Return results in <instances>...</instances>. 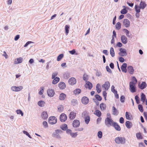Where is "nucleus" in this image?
<instances>
[{
	"label": "nucleus",
	"mask_w": 147,
	"mask_h": 147,
	"mask_svg": "<svg viewBox=\"0 0 147 147\" xmlns=\"http://www.w3.org/2000/svg\"><path fill=\"white\" fill-rule=\"evenodd\" d=\"M134 81L131 82L129 83V90L132 93L136 92V84L137 82V80L135 77H133Z\"/></svg>",
	"instance_id": "1"
},
{
	"label": "nucleus",
	"mask_w": 147,
	"mask_h": 147,
	"mask_svg": "<svg viewBox=\"0 0 147 147\" xmlns=\"http://www.w3.org/2000/svg\"><path fill=\"white\" fill-rule=\"evenodd\" d=\"M125 140L126 139L124 137L121 136L117 137L115 140L116 143L122 144H124L125 143Z\"/></svg>",
	"instance_id": "2"
},
{
	"label": "nucleus",
	"mask_w": 147,
	"mask_h": 147,
	"mask_svg": "<svg viewBox=\"0 0 147 147\" xmlns=\"http://www.w3.org/2000/svg\"><path fill=\"white\" fill-rule=\"evenodd\" d=\"M62 132V131L61 130H56L53 133L52 136L53 138H57L58 139H60L61 138V137L60 135L59 134H61Z\"/></svg>",
	"instance_id": "3"
},
{
	"label": "nucleus",
	"mask_w": 147,
	"mask_h": 147,
	"mask_svg": "<svg viewBox=\"0 0 147 147\" xmlns=\"http://www.w3.org/2000/svg\"><path fill=\"white\" fill-rule=\"evenodd\" d=\"M115 123V122H114L111 119L106 118L105 119V124L107 126H113Z\"/></svg>",
	"instance_id": "4"
},
{
	"label": "nucleus",
	"mask_w": 147,
	"mask_h": 147,
	"mask_svg": "<svg viewBox=\"0 0 147 147\" xmlns=\"http://www.w3.org/2000/svg\"><path fill=\"white\" fill-rule=\"evenodd\" d=\"M23 89L22 86H12L11 88V90L13 91L18 92L21 91Z\"/></svg>",
	"instance_id": "5"
},
{
	"label": "nucleus",
	"mask_w": 147,
	"mask_h": 147,
	"mask_svg": "<svg viewBox=\"0 0 147 147\" xmlns=\"http://www.w3.org/2000/svg\"><path fill=\"white\" fill-rule=\"evenodd\" d=\"M57 119L54 116H52L49 117V123L51 124H54L57 122Z\"/></svg>",
	"instance_id": "6"
},
{
	"label": "nucleus",
	"mask_w": 147,
	"mask_h": 147,
	"mask_svg": "<svg viewBox=\"0 0 147 147\" xmlns=\"http://www.w3.org/2000/svg\"><path fill=\"white\" fill-rule=\"evenodd\" d=\"M47 95L50 97H53L55 95V92L52 89H49L47 91Z\"/></svg>",
	"instance_id": "7"
},
{
	"label": "nucleus",
	"mask_w": 147,
	"mask_h": 147,
	"mask_svg": "<svg viewBox=\"0 0 147 147\" xmlns=\"http://www.w3.org/2000/svg\"><path fill=\"white\" fill-rule=\"evenodd\" d=\"M120 52L119 53V54L121 56H125L127 55L126 50L125 49L121 48L119 49Z\"/></svg>",
	"instance_id": "8"
},
{
	"label": "nucleus",
	"mask_w": 147,
	"mask_h": 147,
	"mask_svg": "<svg viewBox=\"0 0 147 147\" xmlns=\"http://www.w3.org/2000/svg\"><path fill=\"white\" fill-rule=\"evenodd\" d=\"M110 86V83L108 81H106L104 84L102 85V88L104 89L106 91L107 90Z\"/></svg>",
	"instance_id": "9"
},
{
	"label": "nucleus",
	"mask_w": 147,
	"mask_h": 147,
	"mask_svg": "<svg viewBox=\"0 0 147 147\" xmlns=\"http://www.w3.org/2000/svg\"><path fill=\"white\" fill-rule=\"evenodd\" d=\"M123 24L126 28L129 27L130 26V21L127 19H124L123 20Z\"/></svg>",
	"instance_id": "10"
},
{
	"label": "nucleus",
	"mask_w": 147,
	"mask_h": 147,
	"mask_svg": "<svg viewBox=\"0 0 147 147\" xmlns=\"http://www.w3.org/2000/svg\"><path fill=\"white\" fill-rule=\"evenodd\" d=\"M76 79L72 77L69 79L68 80V83L69 84L71 85H74L76 84Z\"/></svg>",
	"instance_id": "11"
},
{
	"label": "nucleus",
	"mask_w": 147,
	"mask_h": 147,
	"mask_svg": "<svg viewBox=\"0 0 147 147\" xmlns=\"http://www.w3.org/2000/svg\"><path fill=\"white\" fill-rule=\"evenodd\" d=\"M80 125V122L78 120H75L74 121L73 123V126L74 127H78Z\"/></svg>",
	"instance_id": "12"
},
{
	"label": "nucleus",
	"mask_w": 147,
	"mask_h": 147,
	"mask_svg": "<svg viewBox=\"0 0 147 147\" xmlns=\"http://www.w3.org/2000/svg\"><path fill=\"white\" fill-rule=\"evenodd\" d=\"M60 119L61 121L64 122L67 119V117L65 114L62 113L60 116Z\"/></svg>",
	"instance_id": "13"
},
{
	"label": "nucleus",
	"mask_w": 147,
	"mask_h": 147,
	"mask_svg": "<svg viewBox=\"0 0 147 147\" xmlns=\"http://www.w3.org/2000/svg\"><path fill=\"white\" fill-rule=\"evenodd\" d=\"M81 101L83 104L86 105L88 103L89 99L87 97L84 96L82 98Z\"/></svg>",
	"instance_id": "14"
},
{
	"label": "nucleus",
	"mask_w": 147,
	"mask_h": 147,
	"mask_svg": "<svg viewBox=\"0 0 147 147\" xmlns=\"http://www.w3.org/2000/svg\"><path fill=\"white\" fill-rule=\"evenodd\" d=\"M127 67V64L126 63H124L123 64L121 67V69L122 71L125 73H126L127 69L126 67Z\"/></svg>",
	"instance_id": "15"
},
{
	"label": "nucleus",
	"mask_w": 147,
	"mask_h": 147,
	"mask_svg": "<svg viewBox=\"0 0 147 147\" xmlns=\"http://www.w3.org/2000/svg\"><path fill=\"white\" fill-rule=\"evenodd\" d=\"M127 70L130 74H133L134 72V69L131 66H128L127 67Z\"/></svg>",
	"instance_id": "16"
},
{
	"label": "nucleus",
	"mask_w": 147,
	"mask_h": 147,
	"mask_svg": "<svg viewBox=\"0 0 147 147\" xmlns=\"http://www.w3.org/2000/svg\"><path fill=\"white\" fill-rule=\"evenodd\" d=\"M121 40L122 42L124 44H126L127 42V38L124 35L121 36Z\"/></svg>",
	"instance_id": "17"
},
{
	"label": "nucleus",
	"mask_w": 147,
	"mask_h": 147,
	"mask_svg": "<svg viewBox=\"0 0 147 147\" xmlns=\"http://www.w3.org/2000/svg\"><path fill=\"white\" fill-rule=\"evenodd\" d=\"M23 61V58L22 57H19L16 59L14 61V63L15 64H17L20 63Z\"/></svg>",
	"instance_id": "18"
},
{
	"label": "nucleus",
	"mask_w": 147,
	"mask_h": 147,
	"mask_svg": "<svg viewBox=\"0 0 147 147\" xmlns=\"http://www.w3.org/2000/svg\"><path fill=\"white\" fill-rule=\"evenodd\" d=\"M76 113L74 111L71 112L69 115V118L71 119H74L76 117Z\"/></svg>",
	"instance_id": "19"
},
{
	"label": "nucleus",
	"mask_w": 147,
	"mask_h": 147,
	"mask_svg": "<svg viewBox=\"0 0 147 147\" xmlns=\"http://www.w3.org/2000/svg\"><path fill=\"white\" fill-rule=\"evenodd\" d=\"M59 88L61 89H64L66 87L65 83L63 82H61L59 83L58 85Z\"/></svg>",
	"instance_id": "20"
},
{
	"label": "nucleus",
	"mask_w": 147,
	"mask_h": 147,
	"mask_svg": "<svg viewBox=\"0 0 147 147\" xmlns=\"http://www.w3.org/2000/svg\"><path fill=\"white\" fill-rule=\"evenodd\" d=\"M66 97V95L64 93H61L59 95V99L61 100H64Z\"/></svg>",
	"instance_id": "21"
},
{
	"label": "nucleus",
	"mask_w": 147,
	"mask_h": 147,
	"mask_svg": "<svg viewBox=\"0 0 147 147\" xmlns=\"http://www.w3.org/2000/svg\"><path fill=\"white\" fill-rule=\"evenodd\" d=\"M146 96L145 95L142 93L141 94L140 96V100L143 102H144L146 100Z\"/></svg>",
	"instance_id": "22"
},
{
	"label": "nucleus",
	"mask_w": 147,
	"mask_h": 147,
	"mask_svg": "<svg viewBox=\"0 0 147 147\" xmlns=\"http://www.w3.org/2000/svg\"><path fill=\"white\" fill-rule=\"evenodd\" d=\"M132 125V123L130 121H127L125 122V125L129 129L131 128Z\"/></svg>",
	"instance_id": "23"
},
{
	"label": "nucleus",
	"mask_w": 147,
	"mask_h": 147,
	"mask_svg": "<svg viewBox=\"0 0 147 147\" xmlns=\"http://www.w3.org/2000/svg\"><path fill=\"white\" fill-rule=\"evenodd\" d=\"M112 111L113 114L114 115H117L119 114L118 110L114 106L112 107Z\"/></svg>",
	"instance_id": "24"
},
{
	"label": "nucleus",
	"mask_w": 147,
	"mask_h": 147,
	"mask_svg": "<svg viewBox=\"0 0 147 147\" xmlns=\"http://www.w3.org/2000/svg\"><path fill=\"white\" fill-rule=\"evenodd\" d=\"M85 86L86 88H88L89 89H91L92 87V85L90 82H87Z\"/></svg>",
	"instance_id": "25"
},
{
	"label": "nucleus",
	"mask_w": 147,
	"mask_h": 147,
	"mask_svg": "<svg viewBox=\"0 0 147 147\" xmlns=\"http://www.w3.org/2000/svg\"><path fill=\"white\" fill-rule=\"evenodd\" d=\"M113 126L114 127L115 129L117 131H120L121 130L120 126L116 122L115 123Z\"/></svg>",
	"instance_id": "26"
},
{
	"label": "nucleus",
	"mask_w": 147,
	"mask_h": 147,
	"mask_svg": "<svg viewBox=\"0 0 147 147\" xmlns=\"http://www.w3.org/2000/svg\"><path fill=\"white\" fill-rule=\"evenodd\" d=\"M146 5L144 1H141L140 4V7L141 9H144L146 6Z\"/></svg>",
	"instance_id": "27"
},
{
	"label": "nucleus",
	"mask_w": 147,
	"mask_h": 147,
	"mask_svg": "<svg viewBox=\"0 0 147 147\" xmlns=\"http://www.w3.org/2000/svg\"><path fill=\"white\" fill-rule=\"evenodd\" d=\"M147 85L145 82H143L139 86V87L141 89H143L146 88Z\"/></svg>",
	"instance_id": "28"
},
{
	"label": "nucleus",
	"mask_w": 147,
	"mask_h": 147,
	"mask_svg": "<svg viewBox=\"0 0 147 147\" xmlns=\"http://www.w3.org/2000/svg\"><path fill=\"white\" fill-rule=\"evenodd\" d=\"M60 80V78L58 77H56L55 78L53 79L52 83L53 84H57Z\"/></svg>",
	"instance_id": "29"
},
{
	"label": "nucleus",
	"mask_w": 147,
	"mask_h": 147,
	"mask_svg": "<svg viewBox=\"0 0 147 147\" xmlns=\"http://www.w3.org/2000/svg\"><path fill=\"white\" fill-rule=\"evenodd\" d=\"M42 118L43 119H46L48 118V115L47 112H43L42 113L41 115Z\"/></svg>",
	"instance_id": "30"
},
{
	"label": "nucleus",
	"mask_w": 147,
	"mask_h": 147,
	"mask_svg": "<svg viewBox=\"0 0 147 147\" xmlns=\"http://www.w3.org/2000/svg\"><path fill=\"white\" fill-rule=\"evenodd\" d=\"M94 114L98 117H100L101 115V112L99 110H96L94 112Z\"/></svg>",
	"instance_id": "31"
},
{
	"label": "nucleus",
	"mask_w": 147,
	"mask_h": 147,
	"mask_svg": "<svg viewBox=\"0 0 147 147\" xmlns=\"http://www.w3.org/2000/svg\"><path fill=\"white\" fill-rule=\"evenodd\" d=\"M81 92V91L80 89L78 88L74 90L73 91V92L75 94L77 95L80 93Z\"/></svg>",
	"instance_id": "32"
},
{
	"label": "nucleus",
	"mask_w": 147,
	"mask_h": 147,
	"mask_svg": "<svg viewBox=\"0 0 147 147\" xmlns=\"http://www.w3.org/2000/svg\"><path fill=\"white\" fill-rule=\"evenodd\" d=\"M100 108L101 111L105 110L106 109V105L102 103L100 105Z\"/></svg>",
	"instance_id": "33"
},
{
	"label": "nucleus",
	"mask_w": 147,
	"mask_h": 147,
	"mask_svg": "<svg viewBox=\"0 0 147 147\" xmlns=\"http://www.w3.org/2000/svg\"><path fill=\"white\" fill-rule=\"evenodd\" d=\"M58 111L60 112H62L64 108L62 105H60L58 107Z\"/></svg>",
	"instance_id": "34"
},
{
	"label": "nucleus",
	"mask_w": 147,
	"mask_h": 147,
	"mask_svg": "<svg viewBox=\"0 0 147 147\" xmlns=\"http://www.w3.org/2000/svg\"><path fill=\"white\" fill-rule=\"evenodd\" d=\"M96 89L97 92L98 93H100L101 91V90L100 88V86L99 84H98L96 86Z\"/></svg>",
	"instance_id": "35"
},
{
	"label": "nucleus",
	"mask_w": 147,
	"mask_h": 147,
	"mask_svg": "<svg viewBox=\"0 0 147 147\" xmlns=\"http://www.w3.org/2000/svg\"><path fill=\"white\" fill-rule=\"evenodd\" d=\"M45 102L42 100H40L38 102V105L40 107H43L44 106Z\"/></svg>",
	"instance_id": "36"
},
{
	"label": "nucleus",
	"mask_w": 147,
	"mask_h": 147,
	"mask_svg": "<svg viewBox=\"0 0 147 147\" xmlns=\"http://www.w3.org/2000/svg\"><path fill=\"white\" fill-rule=\"evenodd\" d=\"M90 120V117L86 116L85 117V121L86 124H88Z\"/></svg>",
	"instance_id": "37"
},
{
	"label": "nucleus",
	"mask_w": 147,
	"mask_h": 147,
	"mask_svg": "<svg viewBox=\"0 0 147 147\" xmlns=\"http://www.w3.org/2000/svg\"><path fill=\"white\" fill-rule=\"evenodd\" d=\"M136 136L138 139L140 140L142 139L143 138V137L141 135L140 133H138L136 134Z\"/></svg>",
	"instance_id": "38"
},
{
	"label": "nucleus",
	"mask_w": 147,
	"mask_h": 147,
	"mask_svg": "<svg viewBox=\"0 0 147 147\" xmlns=\"http://www.w3.org/2000/svg\"><path fill=\"white\" fill-rule=\"evenodd\" d=\"M135 11L136 12L140 13V7L138 5H136L135 6Z\"/></svg>",
	"instance_id": "39"
},
{
	"label": "nucleus",
	"mask_w": 147,
	"mask_h": 147,
	"mask_svg": "<svg viewBox=\"0 0 147 147\" xmlns=\"http://www.w3.org/2000/svg\"><path fill=\"white\" fill-rule=\"evenodd\" d=\"M110 53L112 57H113L115 55L114 50L112 47H111L110 48Z\"/></svg>",
	"instance_id": "40"
},
{
	"label": "nucleus",
	"mask_w": 147,
	"mask_h": 147,
	"mask_svg": "<svg viewBox=\"0 0 147 147\" xmlns=\"http://www.w3.org/2000/svg\"><path fill=\"white\" fill-rule=\"evenodd\" d=\"M123 7L124 8L120 12L122 14H125L127 13V11L125 9V6H123Z\"/></svg>",
	"instance_id": "41"
},
{
	"label": "nucleus",
	"mask_w": 147,
	"mask_h": 147,
	"mask_svg": "<svg viewBox=\"0 0 147 147\" xmlns=\"http://www.w3.org/2000/svg\"><path fill=\"white\" fill-rule=\"evenodd\" d=\"M69 26L68 25H66L65 26V31L66 34L67 35L69 32Z\"/></svg>",
	"instance_id": "42"
},
{
	"label": "nucleus",
	"mask_w": 147,
	"mask_h": 147,
	"mask_svg": "<svg viewBox=\"0 0 147 147\" xmlns=\"http://www.w3.org/2000/svg\"><path fill=\"white\" fill-rule=\"evenodd\" d=\"M60 128L63 130H65L67 128V125L66 124H63L61 125Z\"/></svg>",
	"instance_id": "43"
},
{
	"label": "nucleus",
	"mask_w": 147,
	"mask_h": 147,
	"mask_svg": "<svg viewBox=\"0 0 147 147\" xmlns=\"http://www.w3.org/2000/svg\"><path fill=\"white\" fill-rule=\"evenodd\" d=\"M125 117L126 119L127 120H130L131 119V117L130 116V114L127 112H126L125 113Z\"/></svg>",
	"instance_id": "44"
},
{
	"label": "nucleus",
	"mask_w": 147,
	"mask_h": 147,
	"mask_svg": "<svg viewBox=\"0 0 147 147\" xmlns=\"http://www.w3.org/2000/svg\"><path fill=\"white\" fill-rule=\"evenodd\" d=\"M71 103L73 105H76L78 104L77 100L75 99H73L71 101Z\"/></svg>",
	"instance_id": "45"
},
{
	"label": "nucleus",
	"mask_w": 147,
	"mask_h": 147,
	"mask_svg": "<svg viewBox=\"0 0 147 147\" xmlns=\"http://www.w3.org/2000/svg\"><path fill=\"white\" fill-rule=\"evenodd\" d=\"M115 26L117 29V30L120 29L121 28V23L119 22H117Z\"/></svg>",
	"instance_id": "46"
},
{
	"label": "nucleus",
	"mask_w": 147,
	"mask_h": 147,
	"mask_svg": "<svg viewBox=\"0 0 147 147\" xmlns=\"http://www.w3.org/2000/svg\"><path fill=\"white\" fill-rule=\"evenodd\" d=\"M63 57V54H61L59 55L57 57V60L58 61H60Z\"/></svg>",
	"instance_id": "47"
},
{
	"label": "nucleus",
	"mask_w": 147,
	"mask_h": 147,
	"mask_svg": "<svg viewBox=\"0 0 147 147\" xmlns=\"http://www.w3.org/2000/svg\"><path fill=\"white\" fill-rule=\"evenodd\" d=\"M16 112L17 114H20L22 116L23 115V113L22 111L20 109L16 110Z\"/></svg>",
	"instance_id": "48"
},
{
	"label": "nucleus",
	"mask_w": 147,
	"mask_h": 147,
	"mask_svg": "<svg viewBox=\"0 0 147 147\" xmlns=\"http://www.w3.org/2000/svg\"><path fill=\"white\" fill-rule=\"evenodd\" d=\"M123 31L126 34V35L128 37H130V35L129 34V31L126 29H124Z\"/></svg>",
	"instance_id": "49"
},
{
	"label": "nucleus",
	"mask_w": 147,
	"mask_h": 147,
	"mask_svg": "<svg viewBox=\"0 0 147 147\" xmlns=\"http://www.w3.org/2000/svg\"><path fill=\"white\" fill-rule=\"evenodd\" d=\"M135 99L136 100L137 103V104H139L140 103V98L138 95L135 96Z\"/></svg>",
	"instance_id": "50"
},
{
	"label": "nucleus",
	"mask_w": 147,
	"mask_h": 147,
	"mask_svg": "<svg viewBox=\"0 0 147 147\" xmlns=\"http://www.w3.org/2000/svg\"><path fill=\"white\" fill-rule=\"evenodd\" d=\"M77 135L78 134L77 132L74 133L72 132L70 136L72 138H75L76 137Z\"/></svg>",
	"instance_id": "51"
},
{
	"label": "nucleus",
	"mask_w": 147,
	"mask_h": 147,
	"mask_svg": "<svg viewBox=\"0 0 147 147\" xmlns=\"http://www.w3.org/2000/svg\"><path fill=\"white\" fill-rule=\"evenodd\" d=\"M138 108L139 111L141 112L143 111V109L142 106L141 105H138Z\"/></svg>",
	"instance_id": "52"
},
{
	"label": "nucleus",
	"mask_w": 147,
	"mask_h": 147,
	"mask_svg": "<svg viewBox=\"0 0 147 147\" xmlns=\"http://www.w3.org/2000/svg\"><path fill=\"white\" fill-rule=\"evenodd\" d=\"M69 77V74L68 73H65L64 75V77L65 79H67Z\"/></svg>",
	"instance_id": "53"
},
{
	"label": "nucleus",
	"mask_w": 147,
	"mask_h": 147,
	"mask_svg": "<svg viewBox=\"0 0 147 147\" xmlns=\"http://www.w3.org/2000/svg\"><path fill=\"white\" fill-rule=\"evenodd\" d=\"M111 89L112 92H113L114 94H117V91L115 89V87L113 85L112 86Z\"/></svg>",
	"instance_id": "54"
},
{
	"label": "nucleus",
	"mask_w": 147,
	"mask_h": 147,
	"mask_svg": "<svg viewBox=\"0 0 147 147\" xmlns=\"http://www.w3.org/2000/svg\"><path fill=\"white\" fill-rule=\"evenodd\" d=\"M58 73L57 72H54L53 73L52 76V79H53L56 77V76L57 75Z\"/></svg>",
	"instance_id": "55"
},
{
	"label": "nucleus",
	"mask_w": 147,
	"mask_h": 147,
	"mask_svg": "<svg viewBox=\"0 0 147 147\" xmlns=\"http://www.w3.org/2000/svg\"><path fill=\"white\" fill-rule=\"evenodd\" d=\"M23 133L26 135V136H28L30 138H32L31 136H30V135L26 131H23Z\"/></svg>",
	"instance_id": "56"
},
{
	"label": "nucleus",
	"mask_w": 147,
	"mask_h": 147,
	"mask_svg": "<svg viewBox=\"0 0 147 147\" xmlns=\"http://www.w3.org/2000/svg\"><path fill=\"white\" fill-rule=\"evenodd\" d=\"M96 98L99 101H101L102 100V98L98 95H96L95 96Z\"/></svg>",
	"instance_id": "57"
},
{
	"label": "nucleus",
	"mask_w": 147,
	"mask_h": 147,
	"mask_svg": "<svg viewBox=\"0 0 147 147\" xmlns=\"http://www.w3.org/2000/svg\"><path fill=\"white\" fill-rule=\"evenodd\" d=\"M44 88L43 87H42L41 88L38 94L40 95H42L43 93Z\"/></svg>",
	"instance_id": "58"
},
{
	"label": "nucleus",
	"mask_w": 147,
	"mask_h": 147,
	"mask_svg": "<svg viewBox=\"0 0 147 147\" xmlns=\"http://www.w3.org/2000/svg\"><path fill=\"white\" fill-rule=\"evenodd\" d=\"M98 138H101L102 137V133L101 131H99L98 133Z\"/></svg>",
	"instance_id": "59"
},
{
	"label": "nucleus",
	"mask_w": 147,
	"mask_h": 147,
	"mask_svg": "<svg viewBox=\"0 0 147 147\" xmlns=\"http://www.w3.org/2000/svg\"><path fill=\"white\" fill-rule=\"evenodd\" d=\"M96 75L97 76L100 77L102 76V74L100 71H97L96 72Z\"/></svg>",
	"instance_id": "60"
},
{
	"label": "nucleus",
	"mask_w": 147,
	"mask_h": 147,
	"mask_svg": "<svg viewBox=\"0 0 147 147\" xmlns=\"http://www.w3.org/2000/svg\"><path fill=\"white\" fill-rule=\"evenodd\" d=\"M66 133L68 135H71V133H72V131L70 129H67L66 130Z\"/></svg>",
	"instance_id": "61"
},
{
	"label": "nucleus",
	"mask_w": 147,
	"mask_h": 147,
	"mask_svg": "<svg viewBox=\"0 0 147 147\" xmlns=\"http://www.w3.org/2000/svg\"><path fill=\"white\" fill-rule=\"evenodd\" d=\"M125 98L123 96H121L120 97V100L121 102H124Z\"/></svg>",
	"instance_id": "62"
},
{
	"label": "nucleus",
	"mask_w": 147,
	"mask_h": 147,
	"mask_svg": "<svg viewBox=\"0 0 147 147\" xmlns=\"http://www.w3.org/2000/svg\"><path fill=\"white\" fill-rule=\"evenodd\" d=\"M106 68L107 71L110 73H111L112 71L108 66H106Z\"/></svg>",
	"instance_id": "63"
},
{
	"label": "nucleus",
	"mask_w": 147,
	"mask_h": 147,
	"mask_svg": "<svg viewBox=\"0 0 147 147\" xmlns=\"http://www.w3.org/2000/svg\"><path fill=\"white\" fill-rule=\"evenodd\" d=\"M43 125L45 127H48V124L46 121H44L43 122Z\"/></svg>",
	"instance_id": "64"
}]
</instances>
